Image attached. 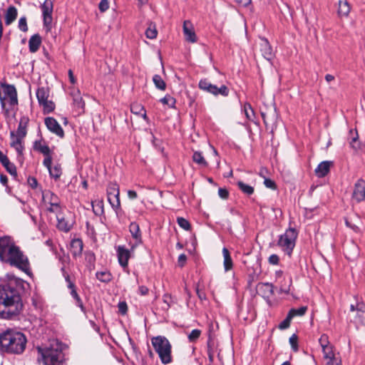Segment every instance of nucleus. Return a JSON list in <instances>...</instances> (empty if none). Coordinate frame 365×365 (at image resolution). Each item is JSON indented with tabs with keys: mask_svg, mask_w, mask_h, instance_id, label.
<instances>
[{
	"mask_svg": "<svg viewBox=\"0 0 365 365\" xmlns=\"http://www.w3.org/2000/svg\"><path fill=\"white\" fill-rule=\"evenodd\" d=\"M56 219H57V227L62 231L64 232H68L71 227L72 223L66 220L63 215H62L61 212L58 213H56Z\"/></svg>",
	"mask_w": 365,
	"mask_h": 365,
	"instance_id": "5701e85b",
	"label": "nucleus"
},
{
	"mask_svg": "<svg viewBox=\"0 0 365 365\" xmlns=\"http://www.w3.org/2000/svg\"><path fill=\"white\" fill-rule=\"evenodd\" d=\"M259 47L260 51L263 57L265 59L270 61L273 57L272 48L266 38H260Z\"/></svg>",
	"mask_w": 365,
	"mask_h": 365,
	"instance_id": "412c9836",
	"label": "nucleus"
},
{
	"mask_svg": "<svg viewBox=\"0 0 365 365\" xmlns=\"http://www.w3.org/2000/svg\"><path fill=\"white\" fill-rule=\"evenodd\" d=\"M218 195L222 199H227L229 195L228 191L225 188H220L218 190Z\"/></svg>",
	"mask_w": 365,
	"mask_h": 365,
	"instance_id": "13d9d810",
	"label": "nucleus"
},
{
	"mask_svg": "<svg viewBox=\"0 0 365 365\" xmlns=\"http://www.w3.org/2000/svg\"><path fill=\"white\" fill-rule=\"evenodd\" d=\"M237 185L240 190L247 195H250L254 192V187L245 184L242 181L237 182Z\"/></svg>",
	"mask_w": 365,
	"mask_h": 365,
	"instance_id": "ea45409f",
	"label": "nucleus"
},
{
	"mask_svg": "<svg viewBox=\"0 0 365 365\" xmlns=\"http://www.w3.org/2000/svg\"><path fill=\"white\" fill-rule=\"evenodd\" d=\"M160 102L165 105L169 106L170 108H173L175 106V100L172 96L167 95L160 99Z\"/></svg>",
	"mask_w": 365,
	"mask_h": 365,
	"instance_id": "a18cd8bd",
	"label": "nucleus"
},
{
	"mask_svg": "<svg viewBox=\"0 0 365 365\" xmlns=\"http://www.w3.org/2000/svg\"><path fill=\"white\" fill-rule=\"evenodd\" d=\"M139 294L142 296L147 295L148 294L149 289L147 287L142 285L138 288Z\"/></svg>",
	"mask_w": 365,
	"mask_h": 365,
	"instance_id": "680f3d73",
	"label": "nucleus"
},
{
	"mask_svg": "<svg viewBox=\"0 0 365 365\" xmlns=\"http://www.w3.org/2000/svg\"><path fill=\"white\" fill-rule=\"evenodd\" d=\"M0 259L26 273L29 272L28 257L9 237L0 238Z\"/></svg>",
	"mask_w": 365,
	"mask_h": 365,
	"instance_id": "f257e3e1",
	"label": "nucleus"
},
{
	"mask_svg": "<svg viewBox=\"0 0 365 365\" xmlns=\"http://www.w3.org/2000/svg\"><path fill=\"white\" fill-rule=\"evenodd\" d=\"M118 311L120 314H125L128 310L127 304L125 302H120L118 304Z\"/></svg>",
	"mask_w": 365,
	"mask_h": 365,
	"instance_id": "6e6d98bb",
	"label": "nucleus"
},
{
	"mask_svg": "<svg viewBox=\"0 0 365 365\" xmlns=\"http://www.w3.org/2000/svg\"><path fill=\"white\" fill-rule=\"evenodd\" d=\"M42 205L49 212L56 214L62 211L59 197L50 190L42 192Z\"/></svg>",
	"mask_w": 365,
	"mask_h": 365,
	"instance_id": "0eeeda50",
	"label": "nucleus"
},
{
	"mask_svg": "<svg viewBox=\"0 0 365 365\" xmlns=\"http://www.w3.org/2000/svg\"><path fill=\"white\" fill-rule=\"evenodd\" d=\"M71 96L73 98V109L76 114L81 115L83 113L85 110V102L81 96L79 90H74L71 93Z\"/></svg>",
	"mask_w": 365,
	"mask_h": 365,
	"instance_id": "dca6fc26",
	"label": "nucleus"
},
{
	"mask_svg": "<svg viewBox=\"0 0 365 365\" xmlns=\"http://www.w3.org/2000/svg\"><path fill=\"white\" fill-rule=\"evenodd\" d=\"M0 181L4 185H6L8 181L7 177L1 175L0 176Z\"/></svg>",
	"mask_w": 365,
	"mask_h": 365,
	"instance_id": "774afa93",
	"label": "nucleus"
},
{
	"mask_svg": "<svg viewBox=\"0 0 365 365\" xmlns=\"http://www.w3.org/2000/svg\"><path fill=\"white\" fill-rule=\"evenodd\" d=\"M53 2L51 0H45L41 5V10L43 19V24L49 28L52 23Z\"/></svg>",
	"mask_w": 365,
	"mask_h": 365,
	"instance_id": "2eb2a0df",
	"label": "nucleus"
},
{
	"mask_svg": "<svg viewBox=\"0 0 365 365\" xmlns=\"http://www.w3.org/2000/svg\"><path fill=\"white\" fill-rule=\"evenodd\" d=\"M29 182L33 188H34L37 186V180H36V178H29Z\"/></svg>",
	"mask_w": 365,
	"mask_h": 365,
	"instance_id": "69168bd1",
	"label": "nucleus"
},
{
	"mask_svg": "<svg viewBox=\"0 0 365 365\" xmlns=\"http://www.w3.org/2000/svg\"><path fill=\"white\" fill-rule=\"evenodd\" d=\"M264 184L268 188H270V189H272V190L276 189V184H275V182L273 180H270V179L265 178L264 181Z\"/></svg>",
	"mask_w": 365,
	"mask_h": 365,
	"instance_id": "4d7b16f0",
	"label": "nucleus"
},
{
	"mask_svg": "<svg viewBox=\"0 0 365 365\" xmlns=\"http://www.w3.org/2000/svg\"><path fill=\"white\" fill-rule=\"evenodd\" d=\"M292 284L291 278H284V284L280 287V292L282 293L288 294L290 291V286Z\"/></svg>",
	"mask_w": 365,
	"mask_h": 365,
	"instance_id": "c03bdc74",
	"label": "nucleus"
},
{
	"mask_svg": "<svg viewBox=\"0 0 365 365\" xmlns=\"http://www.w3.org/2000/svg\"><path fill=\"white\" fill-rule=\"evenodd\" d=\"M222 255L224 257V268L225 272H228L232 269L233 262L230 254L226 247L222 249Z\"/></svg>",
	"mask_w": 365,
	"mask_h": 365,
	"instance_id": "7c9ffc66",
	"label": "nucleus"
},
{
	"mask_svg": "<svg viewBox=\"0 0 365 365\" xmlns=\"http://www.w3.org/2000/svg\"><path fill=\"white\" fill-rule=\"evenodd\" d=\"M17 9L14 6H10L6 12L5 23L6 25H10L15 21L17 17Z\"/></svg>",
	"mask_w": 365,
	"mask_h": 365,
	"instance_id": "c756f323",
	"label": "nucleus"
},
{
	"mask_svg": "<svg viewBox=\"0 0 365 365\" xmlns=\"http://www.w3.org/2000/svg\"><path fill=\"white\" fill-rule=\"evenodd\" d=\"M292 318L291 315L287 314V317L279 324V329H287L290 326V322Z\"/></svg>",
	"mask_w": 365,
	"mask_h": 365,
	"instance_id": "de8ad7c7",
	"label": "nucleus"
},
{
	"mask_svg": "<svg viewBox=\"0 0 365 365\" xmlns=\"http://www.w3.org/2000/svg\"><path fill=\"white\" fill-rule=\"evenodd\" d=\"M319 342L320 345L330 343L329 341L328 336L326 334H322L321 336V337L319 339Z\"/></svg>",
	"mask_w": 365,
	"mask_h": 365,
	"instance_id": "e2e57ef3",
	"label": "nucleus"
},
{
	"mask_svg": "<svg viewBox=\"0 0 365 365\" xmlns=\"http://www.w3.org/2000/svg\"><path fill=\"white\" fill-rule=\"evenodd\" d=\"M322 352L324 359H331V358H333V356L335 355L333 346H331L329 348H327V349L323 351Z\"/></svg>",
	"mask_w": 365,
	"mask_h": 365,
	"instance_id": "3c124183",
	"label": "nucleus"
},
{
	"mask_svg": "<svg viewBox=\"0 0 365 365\" xmlns=\"http://www.w3.org/2000/svg\"><path fill=\"white\" fill-rule=\"evenodd\" d=\"M0 162L5 167L6 170L12 175H16V166L10 162L6 155L0 150Z\"/></svg>",
	"mask_w": 365,
	"mask_h": 365,
	"instance_id": "b1692460",
	"label": "nucleus"
},
{
	"mask_svg": "<svg viewBox=\"0 0 365 365\" xmlns=\"http://www.w3.org/2000/svg\"><path fill=\"white\" fill-rule=\"evenodd\" d=\"M66 280L68 282V288L71 289V294L73 297V298L76 300V305L78 306L82 311H83V302L76 291L74 284L72 282H71L68 275L66 276Z\"/></svg>",
	"mask_w": 365,
	"mask_h": 365,
	"instance_id": "393cba45",
	"label": "nucleus"
},
{
	"mask_svg": "<svg viewBox=\"0 0 365 365\" xmlns=\"http://www.w3.org/2000/svg\"><path fill=\"white\" fill-rule=\"evenodd\" d=\"M52 162L49 163V165L45 166L49 173L51 178L58 180L62 175V168L60 164H55L52 166Z\"/></svg>",
	"mask_w": 365,
	"mask_h": 365,
	"instance_id": "a878e982",
	"label": "nucleus"
},
{
	"mask_svg": "<svg viewBox=\"0 0 365 365\" xmlns=\"http://www.w3.org/2000/svg\"><path fill=\"white\" fill-rule=\"evenodd\" d=\"M98 8L101 12H105L106 11H107L109 8L108 0H101L99 4Z\"/></svg>",
	"mask_w": 365,
	"mask_h": 365,
	"instance_id": "5fc2aeb1",
	"label": "nucleus"
},
{
	"mask_svg": "<svg viewBox=\"0 0 365 365\" xmlns=\"http://www.w3.org/2000/svg\"><path fill=\"white\" fill-rule=\"evenodd\" d=\"M130 110H131L132 113H133L135 115H140L144 119L147 118V115H146V111L145 110V108L143 105H141L140 103H133L130 106Z\"/></svg>",
	"mask_w": 365,
	"mask_h": 365,
	"instance_id": "473e14b6",
	"label": "nucleus"
},
{
	"mask_svg": "<svg viewBox=\"0 0 365 365\" xmlns=\"http://www.w3.org/2000/svg\"><path fill=\"white\" fill-rule=\"evenodd\" d=\"M34 149L44 155L43 165L44 166L49 165L52 162V150L42 140H36L34 144Z\"/></svg>",
	"mask_w": 365,
	"mask_h": 365,
	"instance_id": "f8f14e48",
	"label": "nucleus"
},
{
	"mask_svg": "<svg viewBox=\"0 0 365 365\" xmlns=\"http://www.w3.org/2000/svg\"><path fill=\"white\" fill-rule=\"evenodd\" d=\"M83 251V242L80 239H74L71 242V252L73 256H78Z\"/></svg>",
	"mask_w": 365,
	"mask_h": 365,
	"instance_id": "bb28decb",
	"label": "nucleus"
},
{
	"mask_svg": "<svg viewBox=\"0 0 365 365\" xmlns=\"http://www.w3.org/2000/svg\"><path fill=\"white\" fill-rule=\"evenodd\" d=\"M199 88L214 96L221 95L222 96H227L229 95V89L226 86L222 85L218 88L217 86L212 84L207 79L200 81Z\"/></svg>",
	"mask_w": 365,
	"mask_h": 365,
	"instance_id": "9d476101",
	"label": "nucleus"
},
{
	"mask_svg": "<svg viewBox=\"0 0 365 365\" xmlns=\"http://www.w3.org/2000/svg\"><path fill=\"white\" fill-rule=\"evenodd\" d=\"M151 343L162 364H168L173 361L172 346L166 337L154 336L151 339Z\"/></svg>",
	"mask_w": 365,
	"mask_h": 365,
	"instance_id": "423d86ee",
	"label": "nucleus"
},
{
	"mask_svg": "<svg viewBox=\"0 0 365 365\" xmlns=\"http://www.w3.org/2000/svg\"><path fill=\"white\" fill-rule=\"evenodd\" d=\"M96 276V278L102 282H108L112 279L110 273L108 271L98 272Z\"/></svg>",
	"mask_w": 365,
	"mask_h": 365,
	"instance_id": "4c0bfd02",
	"label": "nucleus"
},
{
	"mask_svg": "<svg viewBox=\"0 0 365 365\" xmlns=\"http://www.w3.org/2000/svg\"><path fill=\"white\" fill-rule=\"evenodd\" d=\"M68 76H69V79H70L71 83L72 84H74L76 83V79L74 78L73 71L71 70L68 71Z\"/></svg>",
	"mask_w": 365,
	"mask_h": 365,
	"instance_id": "338daca9",
	"label": "nucleus"
},
{
	"mask_svg": "<svg viewBox=\"0 0 365 365\" xmlns=\"http://www.w3.org/2000/svg\"><path fill=\"white\" fill-rule=\"evenodd\" d=\"M350 11V7L346 0L339 1L338 13L341 16H347Z\"/></svg>",
	"mask_w": 365,
	"mask_h": 365,
	"instance_id": "f704fd0d",
	"label": "nucleus"
},
{
	"mask_svg": "<svg viewBox=\"0 0 365 365\" xmlns=\"http://www.w3.org/2000/svg\"><path fill=\"white\" fill-rule=\"evenodd\" d=\"M41 43V38L38 34L33 35L29 41V51L32 53L37 51Z\"/></svg>",
	"mask_w": 365,
	"mask_h": 365,
	"instance_id": "cd10ccee",
	"label": "nucleus"
},
{
	"mask_svg": "<svg viewBox=\"0 0 365 365\" xmlns=\"http://www.w3.org/2000/svg\"><path fill=\"white\" fill-rule=\"evenodd\" d=\"M22 308L19 291L11 283L0 285V316L8 319L18 314Z\"/></svg>",
	"mask_w": 365,
	"mask_h": 365,
	"instance_id": "f03ea898",
	"label": "nucleus"
},
{
	"mask_svg": "<svg viewBox=\"0 0 365 365\" xmlns=\"http://www.w3.org/2000/svg\"><path fill=\"white\" fill-rule=\"evenodd\" d=\"M129 230L132 237L135 240L133 243H130V250L134 251V250L142 243V237L139 225L136 222H131L129 225Z\"/></svg>",
	"mask_w": 365,
	"mask_h": 365,
	"instance_id": "f3484780",
	"label": "nucleus"
},
{
	"mask_svg": "<svg viewBox=\"0 0 365 365\" xmlns=\"http://www.w3.org/2000/svg\"><path fill=\"white\" fill-rule=\"evenodd\" d=\"M183 34L186 41L191 43L197 41V37L194 31L193 25L188 20L185 21L183 23Z\"/></svg>",
	"mask_w": 365,
	"mask_h": 365,
	"instance_id": "aec40b11",
	"label": "nucleus"
},
{
	"mask_svg": "<svg viewBox=\"0 0 365 365\" xmlns=\"http://www.w3.org/2000/svg\"><path fill=\"white\" fill-rule=\"evenodd\" d=\"M186 260H187V257L184 254H181L179 257H178V264L179 266L180 267H183L184 264H185L186 262Z\"/></svg>",
	"mask_w": 365,
	"mask_h": 365,
	"instance_id": "052dcab7",
	"label": "nucleus"
},
{
	"mask_svg": "<svg viewBox=\"0 0 365 365\" xmlns=\"http://www.w3.org/2000/svg\"><path fill=\"white\" fill-rule=\"evenodd\" d=\"M128 197L130 200L136 199L138 197L137 192L135 190H128Z\"/></svg>",
	"mask_w": 365,
	"mask_h": 365,
	"instance_id": "0e129e2a",
	"label": "nucleus"
},
{
	"mask_svg": "<svg viewBox=\"0 0 365 365\" xmlns=\"http://www.w3.org/2000/svg\"><path fill=\"white\" fill-rule=\"evenodd\" d=\"M289 344L292 348V349L294 351H297L298 350V346H297V336L296 334H293L290 338H289Z\"/></svg>",
	"mask_w": 365,
	"mask_h": 365,
	"instance_id": "864d4df0",
	"label": "nucleus"
},
{
	"mask_svg": "<svg viewBox=\"0 0 365 365\" xmlns=\"http://www.w3.org/2000/svg\"><path fill=\"white\" fill-rule=\"evenodd\" d=\"M157 34H158V32L155 29V26L154 25H153L152 24H150V26L145 31L146 37L150 39H153V38H156Z\"/></svg>",
	"mask_w": 365,
	"mask_h": 365,
	"instance_id": "37998d69",
	"label": "nucleus"
},
{
	"mask_svg": "<svg viewBox=\"0 0 365 365\" xmlns=\"http://www.w3.org/2000/svg\"><path fill=\"white\" fill-rule=\"evenodd\" d=\"M45 124L47 128L55 133L56 135L63 138L64 135V132L60 124L57 122V120L51 117H47L45 118Z\"/></svg>",
	"mask_w": 365,
	"mask_h": 365,
	"instance_id": "6ab92c4d",
	"label": "nucleus"
},
{
	"mask_svg": "<svg viewBox=\"0 0 365 365\" xmlns=\"http://www.w3.org/2000/svg\"><path fill=\"white\" fill-rule=\"evenodd\" d=\"M192 160L197 165L206 168L208 164L200 151H195L192 155Z\"/></svg>",
	"mask_w": 365,
	"mask_h": 365,
	"instance_id": "72a5a7b5",
	"label": "nucleus"
},
{
	"mask_svg": "<svg viewBox=\"0 0 365 365\" xmlns=\"http://www.w3.org/2000/svg\"><path fill=\"white\" fill-rule=\"evenodd\" d=\"M93 211L96 215H100L103 212V200H96L91 202Z\"/></svg>",
	"mask_w": 365,
	"mask_h": 365,
	"instance_id": "c9c22d12",
	"label": "nucleus"
},
{
	"mask_svg": "<svg viewBox=\"0 0 365 365\" xmlns=\"http://www.w3.org/2000/svg\"><path fill=\"white\" fill-rule=\"evenodd\" d=\"M24 138V137L16 135L14 131L10 132V146L16 151L19 157L24 155L25 150Z\"/></svg>",
	"mask_w": 365,
	"mask_h": 365,
	"instance_id": "ddd939ff",
	"label": "nucleus"
},
{
	"mask_svg": "<svg viewBox=\"0 0 365 365\" xmlns=\"http://www.w3.org/2000/svg\"><path fill=\"white\" fill-rule=\"evenodd\" d=\"M36 94L39 105L43 107V113H49L54 110L55 104L48 100L49 89L47 87L38 88Z\"/></svg>",
	"mask_w": 365,
	"mask_h": 365,
	"instance_id": "1a4fd4ad",
	"label": "nucleus"
},
{
	"mask_svg": "<svg viewBox=\"0 0 365 365\" xmlns=\"http://www.w3.org/2000/svg\"><path fill=\"white\" fill-rule=\"evenodd\" d=\"M18 27L21 31H22L24 32H26L28 31L27 21H26V18L25 16H22L19 19Z\"/></svg>",
	"mask_w": 365,
	"mask_h": 365,
	"instance_id": "09e8293b",
	"label": "nucleus"
},
{
	"mask_svg": "<svg viewBox=\"0 0 365 365\" xmlns=\"http://www.w3.org/2000/svg\"><path fill=\"white\" fill-rule=\"evenodd\" d=\"M0 103L4 115L9 116L18 105L17 91L14 85L6 83L0 84Z\"/></svg>",
	"mask_w": 365,
	"mask_h": 365,
	"instance_id": "39448f33",
	"label": "nucleus"
},
{
	"mask_svg": "<svg viewBox=\"0 0 365 365\" xmlns=\"http://www.w3.org/2000/svg\"><path fill=\"white\" fill-rule=\"evenodd\" d=\"M37 359L43 365H63L65 361L61 344L57 341H53L49 346H38Z\"/></svg>",
	"mask_w": 365,
	"mask_h": 365,
	"instance_id": "20e7f679",
	"label": "nucleus"
},
{
	"mask_svg": "<svg viewBox=\"0 0 365 365\" xmlns=\"http://www.w3.org/2000/svg\"><path fill=\"white\" fill-rule=\"evenodd\" d=\"M177 222L179 226L185 230H189L190 229V224L186 219L183 217H178Z\"/></svg>",
	"mask_w": 365,
	"mask_h": 365,
	"instance_id": "49530a36",
	"label": "nucleus"
},
{
	"mask_svg": "<svg viewBox=\"0 0 365 365\" xmlns=\"http://www.w3.org/2000/svg\"><path fill=\"white\" fill-rule=\"evenodd\" d=\"M201 331L200 329H193L188 335L189 341L193 342L196 341L200 336Z\"/></svg>",
	"mask_w": 365,
	"mask_h": 365,
	"instance_id": "8fccbe9b",
	"label": "nucleus"
},
{
	"mask_svg": "<svg viewBox=\"0 0 365 365\" xmlns=\"http://www.w3.org/2000/svg\"><path fill=\"white\" fill-rule=\"evenodd\" d=\"M279 258L277 255H272L269 257V262L272 264H277L279 263Z\"/></svg>",
	"mask_w": 365,
	"mask_h": 365,
	"instance_id": "bf43d9fd",
	"label": "nucleus"
},
{
	"mask_svg": "<svg viewBox=\"0 0 365 365\" xmlns=\"http://www.w3.org/2000/svg\"><path fill=\"white\" fill-rule=\"evenodd\" d=\"M356 309L358 322L365 325V304L363 302L357 303Z\"/></svg>",
	"mask_w": 365,
	"mask_h": 365,
	"instance_id": "2f4dec72",
	"label": "nucleus"
},
{
	"mask_svg": "<svg viewBox=\"0 0 365 365\" xmlns=\"http://www.w3.org/2000/svg\"><path fill=\"white\" fill-rule=\"evenodd\" d=\"M120 190L117 183H110L107 187V198L113 210L120 208Z\"/></svg>",
	"mask_w": 365,
	"mask_h": 365,
	"instance_id": "9b49d317",
	"label": "nucleus"
},
{
	"mask_svg": "<svg viewBox=\"0 0 365 365\" xmlns=\"http://www.w3.org/2000/svg\"><path fill=\"white\" fill-rule=\"evenodd\" d=\"M131 252H133L131 250H128L125 247V246L120 245L116 247L118 262L120 265L124 269V270L128 273L129 272L128 270V260L131 256Z\"/></svg>",
	"mask_w": 365,
	"mask_h": 365,
	"instance_id": "4468645a",
	"label": "nucleus"
},
{
	"mask_svg": "<svg viewBox=\"0 0 365 365\" xmlns=\"http://www.w3.org/2000/svg\"><path fill=\"white\" fill-rule=\"evenodd\" d=\"M331 165L332 162L328 160L320 163L314 170L315 175L318 178L326 176L329 173Z\"/></svg>",
	"mask_w": 365,
	"mask_h": 365,
	"instance_id": "4be33fe9",
	"label": "nucleus"
},
{
	"mask_svg": "<svg viewBox=\"0 0 365 365\" xmlns=\"http://www.w3.org/2000/svg\"><path fill=\"white\" fill-rule=\"evenodd\" d=\"M153 83L157 88L164 91L166 85L163 79L159 75H155L153 78Z\"/></svg>",
	"mask_w": 365,
	"mask_h": 365,
	"instance_id": "a19ab883",
	"label": "nucleus"
},
{
	"mask_svg": "<svg viewBox=\"0 0 365 365\" xmlns=\"http://www.w3.org/2000/svg\"><path fill=\"white\" fill-rule=\"evenodd\" d=\"M307 310V307L304 306V307H301L298 309H292L289 310L288 314L289 315H291L292 318L293 319L296 316L304 315Z\"/></svg>",
	"mask_w": 365,
	"mask_h": 365,
	"instance_id": "79ce46f5",
	"label": "nucleus"
},
{
	"mask_svg": "<svg viewBox=\"0 0 365 365\" xmlns=\"http://www.w3.org/2000/svg\"><path fill=\"white\" fill-rule=\"evenodd\" d=\"M297 232L293 228H289L279 237L278 245L288 255H290L294 246Z\"/></svg>",
	"mask_w": 365,
	"mask_h": 365,
	"instance_id": "6e6552de",
	"label": "nucleus"
},
{
	"mask_svg": "<svg viewBox=\"0 0 365 365\" xmlns=\"http://www.w3.org/2000/svg\"><path fill=\"white\" fill-rule=\"evenodd\" d=\"M350 135H351V140L349 142L350 146L355 150H357L360 148V143L358 141V134L356 131L350 130Z\"/></svg>",
	"mask_w": 365,
	"mask_h": 365,
	"instance_id": "58836bf2",
	"label": "nucleus"
},
{
	"mask_svg": "<svg viewBox=\"0 0 365 365\" xmlns=\"http://www.w3.org/2000/svg\"><path fill=\"white\" fill-rule=\"evenodd\" d=\"M243 110L247 119L250 121L254 122L255 118V114L253 108L250 103H245Z\"/></svg>",
	"mask_w": 365,
	"mask_h": 365,
	"instance_id": "e433bc0d",
	"label": "nucleus"
},
{
	"mask_svg": "<svg viewBox=\"0 0 365 365\" xmlns=\"http://www.w3.org/2000/svg\"><path fill=\"white\" fill-rule=\"evenodd\" d=\"M29 119L26 117H23L20 119L18 128L15 132L16 135H19L20 137H26L27 134V125H28Z\"/></svg>",
	"mask_w": 365,
	"mask_h": 365,
	"instance_id": "c85d7f7f",
	"label": "nucleus"
},
{
	"mask_svg": "<svg viewBox=\"0 0 365 365\" xmlns=\"http://www.w3.org/2000/svg\"><path fill=\"white\" fill-rule=\"evenodd\" d=\"M352 197L356 202H361L365 200V180L359 179L354 185Z\"/></svg>",
	"mask_w": 365,
	"mask_h": 365,
	"instance_id": "a211bd4d",
	"label": "nucleus"
},
{
	"mask_svg": "<svg viewBox=\"0 0 365 365\" xmlns=\"http://www.w3.org/2000/svg\"><path fill=\"white\" fill-rule=\"evenodd\" d=\"M331 359H326L327 365H341V360L339 357L336 356V355L333 356Z\"/></svg>",
	"mask_w": 365,
	"mask_h": 365,
	"instance_id": "603ef678",
	"label": "nucleus"
},
{
	"mask_svg": "<svg viewBox=\"0 0 365 365\" xmlns=\"http://www.w3.org/2000/svg\"><path fill=\"white\" fill-rule=\"evenodd\" d=\"M26 336L21 331L9 329L0 334V347L3 351L21 354L26 346Z\"/></svg>",
	"mask_w": 365,
	"mask_h": 365,
	"instance_id": "7ed1b4c3",
	"label": "nucleus"
}]
</instances>
